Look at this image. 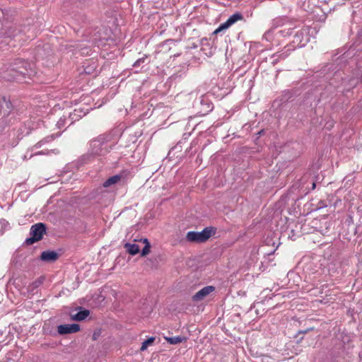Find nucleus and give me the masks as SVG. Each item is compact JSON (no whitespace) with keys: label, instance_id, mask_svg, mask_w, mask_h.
Segmentation results:
<instances>
[{"label":"nucleus","instance_id":"nucleus-18","mask_svg":"<svg viewBox=\"0 0 362 362\" xmlns=\"http://www.w3.org/2000/svg\"><path fill=\"white\" fill-rule=\"evenodd\" d=\"M154 341H155V337H151L148 338V339L145 340L142 343L140 350L141 351H145L148 346L151 345L153 343Z\"/></svg>","mask_w":362,"mask_h":362},{"label":"nucleus","instance_id":"nucleus-19","mask_svg":"<svg viewBox=\"0 0 362 362\" xmlns=\"http://www.w3.org/2000/svg\"><path fill=\"white\" fill-rule=\"evenodd\" d=\"M144 243L146 245L144 247V248L142 249L141 253V256H143V257L146 256V255H148L150 252V248H151V245L146 238H145L144 240Z\"/></svg>","mask_w":362,"mask_h":362},{"label":"nucleus","instance_id":"nucleus-1","mask_svg":"<svg viewBox=\"0 0 362 362\" xmlns=\"http://www.w3.org/2000/svg\"><path fill=\"white\" fill-rule=\"evenodd\" d=\"M108 141H110V137L106 134H101L98 138L90 141L88 152L83 156V160L88 162L96 156H103L108 153L110 151L107 146Z\"/></svg>","mask_w":362,"mask_h":362},{"label":"nucleus","instance_id":"nucleus-12","mask_svg":"<svg viewBox=\"0 0 362 362\" xmlns=\"http://www.w3.org/2000/svg\"><path fill=\"white\" fill-rule=\"evenodd\" d=\"M90 314V312L88 310L83 309L80 311H78L75 315H72L71 316V319L75 321H81L85 320Z\"/></svg>","mask_w":362,"mask_h":362},{"label":"nucleus","instance_id":"nucleus-16","mask_svg":"<svg viewBox=\"0 0 362 362\" xmlns=\"http://www.w3.org/2000/svg\"><path fill=\"white\" fill-rule=\"evenodd\" d=\"M243 18V15L240 13H235L231 15L227 20V21L232 25L239 20Z\"/></svg>","mask_w":362,"mask_h":362},{"label":"nucleus","instance_id":"nucleus-13","mask_svg":"<svg viewBox=\"0 0 362 362\" xmlns=\"http://www.w3.org/2000/svg\"><path fill=\"white\" fill-rule=\"evenodd\" d=\"M124 248L132 255H135L139 252V246L136 244L126 243Z\"/></svg>","mask_w":362,"mask_h":362},{"label":"nucleus","instance_id":"nucleus-24","mask_svg":"<svg viewBox=\"0 0 362 362\" xmlns=\"http://www.w3.org/2000/svg\"><path fill=\"white\" fill-rule=\"evenodd\" d=\"M41 284V281H35L33 283V287L36 288Z\"/></svg>","mask_w":362,"mask_h":362},{"label":"nucleus","instance_id":"nucleus-2","mask_svg":"<svg viewBox=\"0 0 362 362\" xmlns=\"http://www.w3.org/2000/svg\"><path fill=\"white\" fill-rule=\"evenodd\" d=\"M216 230L214 227H206L201 232L189 231L186 235V239L191 243H204L216 233Z\"/></svg>","mask_w":362,"mask_h":362},{"label":"nucleus","instance_id":"nucleus-7","mask_svg":"<svg viewBox=\"0 0 362 362\" xmlns=\"http://www.w3.org/2000/svg\"><path fill=\"white\" fill-rule=\"evenodd\" d=\"M215 291V287L213 286H206L197 291L193 296L192 300L199 302L204 300L207 296Z\"/></svg>","mask_w":362,"mask_h":362},{"label":"nucleus","instance_id":"nucleus-29","mask_svg":"<svg viewBox=\"0 0 362 362\" xmlns=\"http://www.w3.org/2000/svg\"><path fill=\"white\" fill-rule=\"evenodd\" d=\"M37 154H44V153L42 151H40V152L37 153Z\"/></svg>","mask_w":362,"mask_h":362},{"label":"nucleus","instance_id":"nucleus-11","mask_svg":"<svg viewBox=\"0 0 362 362\" xmlns=\"http://www.w3.org/2000/svg\"><path fill=\"white\" fill-rule=\"evenodd\" d=\"M4 77L8 80H15L18 81H21L23 79L26 78L23 75H21V72L10 71V68L7 70V73Z\"/></svg>","mask_w":362,"mask_h":362},{"label":"nucleus","instance_id":"nucleus-10","mask_svg":"<svg viewBox=\"0 0 362 362\" xmlns=\"http://www.w3.org/2000/svg\"><path fill=\"white\" fill-rule=\"evenodd\" d=\"M59 257V255L55 251L46 250L41 253L40 259L44 262H51L56 261Z\"/></svg>","mask_w":362,"mask_h":362},{"label":"nucleus","instance_id":"nucleus-17","mask_svg":"<svg viewBox=\"0 0 362 362\" xmlns=\"http://www.w3.org/2000/svg\"><path fill=\"white\" fill-rule=\"evenodd\" d=\"M231 25L226 21L223 23H221L218 28H216L213 34L217 35L218 33H221V31L228 29Z\"/></svg>","mask_w":362,"mask_h":362},{"label":"nucleus","instance_id":"nucleus-15","mask_svg":"<svg viewBox=\"0 0 362 362\" xmlns=\"http://www.w3.org/2000/svg\"><path fill=\"white\" fill-rule=\"evenodd\" d=\"M165 339L170 344H177L186 340L185 337H182L180 336L171 337H165Z\"/></svg>","mask_w":362,"mask_h":362},{"label":"nucleus","instance_id":"nucleus-27","mask_svg":"<svg viewBox=\"0 0 362 362\" xmlns=\"http://www.w3.org/2000/svg\"><path fill=\"white\" fill-rule=\"evenodd\" d=\"M3 119H4V118H2V119H1V120H3ZM11 119H12V117H10V119H9V121H8V122H7V121L4 120V122H6L7 124H9L11 123Z\"/></svg>","mask_w":362,"mask_h":362},{"label":"nucleus","instance_id":"nucleus-23","mask_svg":"<svg viewBox=\"0 0 362 362\" xmlns=\"http://www.w3.org/2000/svg\"><path fill=\"white\" fill-rule=\"evenodd\" d=\"M1 123L3 124V125L0 127V132H1L3 131L5 126L8 125V124H7L6 122H4V119H3L1 121Z\"/></svg>","mask_w":362,"mask_h":362},{"label":"nucleus","instance_id":"nucleus-4","mask_svg":"<svg viewBox=\"0 0 362 362\" xmlns=\"http://www.w3.org/2000/svg\"><path fill=\"white\" fill-rule=\"evenodd\" d=\"M10 71H18L21 72V75L31 78L32 76L35 75V71L30 67V64L22 60H17L10 67Z\"/></svg>","mask_w":362,"mask_h":362},{"label":"nucleus","instance_id":"nucleus-26","mask_svg":"<svg viewBox=\"0 0 362 362\" xmlns=\"http://www.w3.org/2000/svg\"><path fill=\"white\" fill-rule=\"evenodd\" d=\"M308 330H309V329H305V330H303V331H300V332H299V333H301V334H305V333H307V332H308Z\"/></svg>","mask_w":362,"mask_h":362},{"label":"nucleus","instance_id":"nucleus-3","mask_svg":"<svg viewBox=\"0 0 362 362\" xmlns=\"http://www.w3.org/2000/svg\"><path fill=\"white\" fill-rule=\"evenodd\" d=\"M46 232V226L42 223H38L31 226L30 234L31 237L26 238L25 243L30 245L40 240Z\"/></svg>","mask_w":362,"mask_h":362},{"label":"nucleus","instance_id":"nucleus-20","mask_svg":"<svg viewBox=\"0 0 362 362\" xmlns=\"http://www.w3.org/2000/svg\"><path fill=\"white\" fill-rule=\"evenodd\" d=\"M147 56L144 55L143 57L138 59L133 64L134 67H139L141 64L144 63Z\"/></svg>","mask_w":362,"mask_h":362},{"label":"nucleus","instance_id":"nucleus-14","mask_svg":"<svg viewBox=\"0 0 362 362\" xmlns=\"http://www.w3.org/2000/svg\"><path fill=\"white\" fill-rule=\"evenodd\" d=\"M121 175H113L105 180L103 185L104 187H108L114 184L117 183L121 180Z\"/></svg>","mask_w":362,"mask_h":362},{"label":"nucleus","instance_id":"nucleus-25","mask_svg":"<svg viewBox=\"0 0 362 362\" xmlns=\"http://www.w3.org/2000/svg\"><path fill=\"white\" fill-rule=\"evenodd\" d=\"M279 58L281 59H284L286 57V55H284V54H280V55L279 56Z\"/></svg>","mask_w":362,"mask_h":362},{"label":"nucleus","instance_id":"nucleus-22","mask_svg":"<svg viewBox=\"0 0 362 362\" xmlns=\"http://www.w3.org/2000/svg\"><path fill=\"white\" fill-rule=\"evenodd\" d=\"M65 122H66V119L65 118H60L59 120L57 122V127L58 128H62L64 126L65 124Z\"/></svg>","mask_w":362,"mask_h":362},{"label":"nucleus","instance_id":"nucleus-28","mask_svg":"<svg viewBox=\"0 0 362 362\" xmlns=\"http://www.w3.org/2000/svg\"><path fill=\"white\" fill-rule=\"evenodd\" d=\"M315 185H315V182H313V189H315Z\"/></svg>","mask_w":362,"mask_h":362},{"label":"nucleus","instance_id":"nucleus-6","mask_svg":"<svg viewBox=\"0 0 362 362\" xmlns=\"http://www.w3.org/2000/svg\"><path fill=\"white\" fill-rule=\"evenodd\" d=\"M288 25L287 28L281 30L280 33L282 35H289L291 34V30L293 29V27H291L292 22L289 21V19L286 17H278L273 20V26L277 28L281 26Z\"/></svg>","mask_w":362,"mask_h":362},{"label":"nucleus","instance_id":"nucleus-5","mask_svg":"<svg viewBox=\"0 0 362 362\" xmlns=\"http://www.w3.org/2000/svg\"><path fill=\"white\" fill-rule=\"evenodd\" d=\"M309 40L310 37L308 33V29L303 28L296 33L292 42L294 47H302L305 46Z\"/></svg>","mask_w":362,"mask_h":362},{"label":"nucleus","instance_id":"nucleus-21","mask_svg":"<svg viewBox=\"0 0 362 362\" xmlns=\"http://www.w3.org/2000/svg\"><path fill=\"white\" fill-rule=\"evenodd\" d=\"M51 139H53V136H52L49 139V137H47L46 138L45 140H42V141H40L39 142H37L36 144H35V147L36 148H40L42 146V144H44V142H47L49 141H50Z\"/></svg>","mask_w":362,"mask_h":362},{"label":"nucleus","instance_id":"nucleus-8","mask_svg":"<svg viewBox=\"0 0 362 362\" xmlns=\"http://www.w3.org/2000/svg\"><path fill=\"white\" fill-rule=\"evenodd\" d=\"M80 330V326L78 324L60 325L57 327V332L59 334L76 333Z\"/></svg>","mask_w":362,"mask_h":362},{"label":"nucleus","instance_id":"nucleus-9","mask_svg":"<svg viewBox=\"0 0 362 362\" xmlns=\"http://www.w3.org/2000/svg\"><path fill=\"white\" fill-rule=\"evenodd\" d=\"M12 105L9 100L4 97L0 98V113L3 114V117H8L11 114Z\"/></svg>","mask_w":362,"mask_h":362}]
</instances>
